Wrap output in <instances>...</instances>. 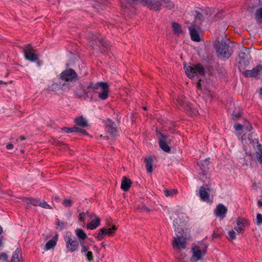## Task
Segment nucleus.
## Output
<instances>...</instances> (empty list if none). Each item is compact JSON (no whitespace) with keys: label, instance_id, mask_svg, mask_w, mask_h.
<instances>
[{"label":"nucleus","instance_id":"69168bd1","mask_svg":"<svg viewBox=\"0 0 262 262\" xmlns=\"http://www.w3.org/2000/svg\"><path fill=\"white\" fill-rule=\"evenodd\" d=\"M2 239L0 238V247L2 245Z\"/></svg>","mask_w":262,"mask_h":262},{"label":"nucleus","instance_id":"a211bd4d","mask_svg":"<svg viewBox=\"0 0 262 262\" xmlns=\"http://www.w3.org/2000/svg\"><path fill=\"white\" fill-rule=\"evenodd\" d=\"M154 3L156 4L157 7H159L158 10H154L156 11H159L161 9V6L163 5L165 8L169 10L174 8L175 5L171 0H159L157 2L154 1Z\"/></svg>","mask_w":262,"mask_h":262},{"label":"nucleus","instance_id":"49530a36","mask_svg":"<svg viewBox=\"0 0 262 262\" xmlns=\"http://www.w3.org/2000/svg\"><path fill=\"white\" fill-rule=\"evenodd\" d=\"M62 204L64 207H71L73 204V202L71 200L65 199L63 201Z\"/></svg>","mask_w":262,"mask_h":262},{"label":"nucleus","instance_id":"a19ab883","mask_svg":"<svg viewBox=\"0 0 262 262\" xmlns=\"http://www.w3.org/2000/svg\"><path fill=\"white\" fill-rule=\"evenodd\" d=\"M49 90L50 91H53V92H57L61 89L58 86V84H57L56 82H54L51 86L49 88Z\"/></svg>","mask_w":262,"mask_h":262},{"label":"nucleus","instance_id":"2eb2a0df","mask_svg":"<svg viewBox=\"0 0 262 262\" xmlns=\"http://www.w3.org/2000/svg\"><path fill=\"white\" fill-rule=\"evenodd\" d=\"M74 93L76 97L85 99L90 94V89H88V86L85 89L84 86L79 83Z\"/></svg>","mask_w":262,"mask_h":262},{"label":"nucleus","instance_id":"4468645a","mask_svg":"<svg viewBox=\"0 0 262 262\" xmlns=\"http://www.w3.org/2000/svg\"><path fill=\"white\" fill-rule=\"evenodd\" d=\"M198 165L200 166L201 170H202V173L200 174V179L203 182L210 181V176L208 174L207 171L209 169L207 163L206 161H203L198 163Z\"/></svg>","mask_w":262,"mask_h":262},{"label":"nucleus","instance_id":"864d4df0","mask_svg":"<svg viewBox=\"0 0 262 262\" xmlns=\"http://www.w3.org/2000/svg\"><path fill=\"white\" fill-rule=\"evenodd\" d=\"M256 158L258 161L262 163V151L256 152Z\"/></svg>","mask_w":262,"mask_h":262},{"label":"nucleus","instance_id":"f8f14e48","mask_svg":"<svg viewBox=\"0 0 262 262\" xmlns=\"http://www.w3.org/2000/svg\"><path fill=\"white\" fill-rule=\"evenodd\" d=\"M117 227L115 225H113L112 228H110L103 227L99 229L98 235L96 236V238L98 241H101L103 239L106 235L110 236H113L114 234L115 231L117 230Z\"/></svg>","mask_w":262,"mask_h":262},{"label":"nucleus","instance_id":"cd10ccee","mask_svg":"<svg viewBox=\"0 0 262 262\" xmlns=\"http://www.w3.org/2000/svg\"><path fill=\"white\" fill-rule=\"evenodd\" d=\"M95 217L94 220H93L90 223H88L86 225V228L89 229L93 230L96 228L100 224V220L95 214H93Z\"/></svg>","mask_w":262,"mask_h":262},{"label":"nucleus","instance_id":"09e8293b","mask_svg":"<svg viewBox=\"0 0 262 262\" xmlns=\"http://www.w3.org/2000/svg\"><path fill=\"white\" fill-rule=\"evenodd\" d=\"M232 116L233 119L234 120H237L239 118H240L241 116V113L240 111L237 112L234 111L232 114Z\"/></svg>","mask_w":262,"mask_h":262},{"label":"nucleus","instance_id":"37998d69","mask_svg":"<svg viewBox=\"0 0 262 262\" xmlns=\"http://www.w3.org/2000/svg\"><path fill=\"white\" fill-rule=\"evenodd\" d=\"M0 261L2 262H9L8 256L7 253L4 252L0 253Z\"/></svg>","mask_w":262,"mask_h":262},{"label":"nucleus","instance_id":"de8ad7c7","mask_svg":"<svg viewBox=\"0 0 262 262\" xmlns=\"http://www.w3.org/2000/svg\"><path fill=\"white\" fill-rule=\"evenodd\" d=\"M56 83L58 84V86L61 90L63 89L64 88H68V84L67 83V81H59Z\"/></svg>","mask_w":262,"mask_h":262},{"label":"nucleus","instance_id":"393cba45","mask_svg":"<svg viewBox=\"0 0 262 262\" xmlns=\"http://www.w3.org/2000/svg\"><path fill=\"white\" fill-rule=\"evenodd\" d=\"M110 3L109 0H95L93 6L94 8L98 10H102Z\"/></svg>","mask_w":262,"mask_h":262},{"label":"nucleus","instance_id":"774afa93","mask_svg":"<svg viewBox=\"0 0 262 262\" xmlns=\"http://www.w3.org/2000/svg\"><path fill=\"white\" fill-rule=\"evenodd\" d=\"M55 199H56V200H58V199H59V197H58V196H56V197H55Z\"/></svg>","mask_w":262,"mask_h":262},{"label":"nucleus","instance_id":"2f4dec72","mask_svg":"<svg viewBox=\"0 0 262 262\" xmlns=\"http://www.w3.org/2000/svg\"><path fill=\"white\" fill-rule=\"evenodd\" d=\"M145 162L146 165V169L148 173H151L152 171V158L151 156L148 157L147 158L145 159Z\"/></svg>","mask_w":262,"mask_h":262},{"label":"nucleus","instance_id":"e433bc0d","mask_svg":"<svg viewBox=\"0 0 262 262\" xmlns=\"http://www.w3.org/2000/svg\"><path fill=\"white\" fill-rule=\"evenodd\" d=\"M172 28L174 34L179 35L182 33L181 26L177 23H172Z\"/></svg>","mask_w":262,"mask_h":262},{"label":"nucleus","instance_id":"20e7f679","mask_svg":"<svg viewBox=\"0 0 262 262\" xmlns=\"http://www.w3.org/2000/svg\"><path fill=\"white\" fill-rule=\"evenodd\" d=\"M89 41L93 49L98 48L102 52H105L110 49L111 42L103 38L98 36L97 35L90 33L89 35Z\"/></svg>","mask_w":262,"mask_h":262},{"label":"nucleus","instance_id":"1a4fd4ad","mask_svg":"<svg viewBox=\"0 0 262 262\" xmlns=\"http://www.w3.org/2000/svg\"><path fill=\"white\" fill-rule=\"evenodd\" d=\"M156 135L158 139L160 148L165 152H170L171 148L167 143V136L160 132L158 128L156 129Z\"/></svg>","mask_w":262,"mask_h":262},{"label":"nucleus","instance_id":"58836bf2","mask_svg":"<svg viewBox=\"0 0 262 262\" xmlns=\"http://www.w3.org/2000/svg\"><path fill=\"white\" fill-rule=\"evenodd\" d=\"M178 192L177 189H165L164 190V194L166 196H171L176 194Z\"/></svg>","mask_w":262,"mask_h":262},{"label":"nucleus","instance_id":"bb28decb","mask_svg":"<svg viewBox=\"0 0 262 262\" xmlns=\"http://www.w3.org/2000/svg\"><path fill=\"white\" fill-rule=\"evenodd\" d=\"M132 184V181L128 179L126 177H123L121 182V188L125 191H127L129 190Z\"/></svg>","mask_w":262,"mask_h":262},{"label":"nucleus","instance_id":"c756f323","mask_svg":"<svg viewBox=\"0 0 262 262\" xmlns=\"http://www.w3.org/2000/svg\"><path fill=\"white\" fill-rule=\"evenodd\" d=\"M23 200L28 204H31L35 206L39 205L40 200L33 198H24Z\"/></svg>","mask_w":262,"mask_h":262},{"label":"nucleus","instance_id":"0e129e2a","mask_svg":"<svg viewBox=\"0 0 262 262\" xmlns=\"http://www.w3.org/2000/svg\"><path fill=\"white\" fill-rule=\"evenodd\" d=\"M3 232V228L2 227L0 226V234H1V233H2Z\"/></svg>","mask_w":262,"mask_h":262},{"label":"nucleus","instance_id":"4c0bfd02","mask_svg":"<svg viewBox=\"0 0 262 262\" xmlns=\"http://www.w3.org/2000/svg\"><path fill=\"white\" fill-rule=\"evenodd\" d=\"M55 225L56 228L60 231H61L66 228V223L60 221L59 219H57V221Z\"/></svg>","mask_w":262,"mask_h":262},{"label":"nucleus","instance_id":"13d9d810","mask_svg":"<svg viewBox=\"0 0 262 262\" xmlns=\"http://www.w3.org/2000/svg\"><path fill=\"white\" fill-rule=\"evenodd\" d=\"M259 97L262 100V88L259 89Z\"/></svg>","mask_w":262,"mask_h":262},{"label":"nucleus","instance_id":"9d476101","mask_svg":"<svg viewBox=\"0 0 262 262\" xmlns=\"http://www.w3.org/2000/svg\"><path fill=\"white\" fill-rule=\"evenodd\" d=\"M209 182L210 181H205V182H207V184L201 186L199 189V195L201 200L207 202L209 201V193L213 190Z\"/></svg>","mask_w":262,"mask_h":262},{"label":"nucleus","instance_id":"8fccbe9b","mask_svg":"<svg viewBox=\"0 0 262 262\" xmlns=\"http://www.w3.org/2000/svg\"><path fill=\"white\" fill-rule=\"evenodd\" d=\"M88 213H89L88 211H86V213H84L83 212L80 213L79 214V220L80 221L84 223V221L85 220V215H86V214H88Z\"/></svg>","mask_w":262,"mask_h":262},{"label":"nucleus","instance_id":"aec40b11","mask_svg":"<svg viewBox=\"0 0 262 262\" xmlns=\"http://www.w3.org/2000/svg\"><path fill=\"white\" fill-rule=\"evenodd\" d=\"M262 71V65L258 64L251 70H246L243 74L246 77H255Z\"/></svg>","mask_w":262,"mask_h":262},{"label":"nucleus","instance_id":"39448f33","mask_svg":"<svg viewBox=\"0 0 262 262\" xmlns=\"http://www.w3.org/2000/svg\"><path fill=\"white\" fill-rule=\"evenodd\" d=\"M184 66L185 73L189 78H192L198 74L203 75L205 74V69L201 63L189 66H186L184 64Z\"/></svg>","mask_w":262,"mask_h":262},{"label":"nucleus","instance_id":"423d86ee","mask_svg":"<svg viewBox=\"0 0 262 262\" xmlns=\"http://www.w3.org/2000/svg\"><path fill=\"white\" fill-rule=\"evenodd\" d=\"M64 239L66 242L67 252H74L78 251L79 243L74 236L71 234L70 235H66Z\"/></svg>","mask_w":262,"mask_h":262},{"label":"nucleus","instance_id":"338daca9","mask_svg":"<svg viewBox=\"0 0 262 262\" xmlns=\"http://www.w3.org/2000/svg\"><path fill=\"white\" fill-rule=\"evenodd\" d=\"M179 262H186V261H184V260H180Z\"/></svg>","mask_w":262,"mask_h":262},{"label":"nucleus","instance_id":"ddd939ff","mask_svg":"<svg viewBox=\"0 0 262 262\" xmlns=\"http://www.w3.org/2000/svg\"><path fill=\"white\" fill-rule=\"evenodd\" d=\"M177 101L180 108L183 109L187 114L191 115L192 106L191 104L186 101V98L184 96H178Z\"/></svg>","mask_w":262,"mask_h":262},{"label":"nucleus","instance_id":"c03bdc74","mask_svg":"<svg viewBox=\"0 0 262 262\" xmlns=\"http://www.w3.org/2000/svg\"><path fill=\"white\" fill-rule=\"evenodd\" d=\"M235 238H236L235 232L233 230L229 231L228 232V239L230 241H232L233 239H235Z\"/></svg>","mask_w":262,"mask_h":262},{"label":"nucleus","instance_id":"72a5a7b5","mask_svg":"<svg viewBox=\"0 0 262 262\" xmlns=\"http://www.w3.org/2000/svg\"><path fill=\"white\" fill-rule=\"evenodd\" d=\"M255 19L257 24L262 23V7L257 9L254 13Z\"/></svg>","mask_w":262,"mask_h":262},{"label":"nucleus","instance_id":"b1692460","mask_svg":"<svg viewBox=\"0 0 262 262\" xmlns=\"http://www.w3.org/2000/svg\"><path fill=\"white\" fill-rule=\"evenodd\" d=\"M194 13V20L191 25L201 27L204 19L203 14L197 10Z\"/></svg>","mask_w":262,"mask_h":262},{"label":"nucleus","instance_id":"f03ea898","mask_svg":"<svg viewBox=\"0 0 262 262\" xmlns=\"http://www.w3.org/2000/svg\"><path fill=\"white\" fill-rule=\"evenodd\" d=\"M120 4L124 12H127L129 7L136 6H146L150 10L159 9L153 0H120Z\"/></svg>","mask_w":262,"mask_h":262},{"label":"nucleus","instance_id":"dca6fc26","mask_svg":"<svg viewBox=\"0 0 262 262\" xmlns=\"http://www.w3.org/2000/svg\"><path fill=\"white\" fill-rule=\"evenodd\" d=\"M200 29L201 27L192 25H191L190 26L188 27L190 35L193 41L196 42L201 41V38L199 33Z\"/></svg>","mask_w":262,"mask_h":262},{"label":"nucleus","instance_id":"603ef678","mask_svg":"<svg viewBox=\"0 0 262 262\" xmlns=\"http://www.w3.org/2000/svg\"><path fill=\"white\" fill-rule=\"evenodd\" d=\"M256 224L260 225L262 224V215L260 213H257L256 215Z\"/></svg>","mask_w":262,"mask_h":262},{"label":"nucleus","instance_id":"a878e982","mask_svg":"<svg viewBox=\"0 0 262 262\" xmlns=\"http://www.w3.org/2000/svg\"><path fill=\"white\" fill-rule=\"evenodd\" d=\"M21 250L17 248L13 253L10 262H22Z\"/></svg>","mask_w":262,"mask_h":262},{"label":"nucleus","instance_id":"c9c22d12","mask_svg":"<svg viewBox=\"0 0 262 262\" xmlns=\"http://www.w3.org/2000/svg\"><path fill=\"white\" fill-rule=\"evenodd\" d=\"M234 128L236 131L242 130L243 128H245L247 130L251 131L253 129L252 125L249 123H247V125H242L239 123L235 124Z\"/></svg>","mask_w":262,"mask_h":262},{"label":"nucleus","instance_id":"a18cd8bd","mask_svg":"<svg viewBox=\"0 0 262 262\" xmlns=\"http://www.w3.org/2000/svg\"><path fill=\"white\" fill-rule=\"evenodd\" d=\"M61 129L63 131H64L67 133H74L75 130L76 129V126H74L73 127H64L61 128Z\"/></svg>","mask_w":262,"mask_h":262},{"label":"nucleus","instance_id":"f3484780","mask_svg":"<svg viewBox=\"0 0 262 262\" xmlns=\"http://www.w3.org/2000/svg\"><path fill=\"white\" fill-rule=\"evenodd\" d=\"M192 252V256L191 260L193 259L195 261L200 260L203 259V256L206 254V250H201L200 247L197 246H195L191 249Z\"/></svg>","mask_w":262,"mask_h":262},{"label":"nucleus","instance_id":"473e14b6","mask_svg":"<svg viewBox=\"0 0 262 262\" xmlns=\"http://www.w3.org/2000/svg\"><path fill=\"white\" fill-rule=\"evenodd\" d=\"M237 225H240L244 229L245 227L249 226L250 225V222L249 220L243 217H239L236 220Z\"/></svg>","mask_w":262,"mask_h":262},{"label":"nucleus","instance_id":"bf43d9fd","mask_svg":"<svg viewBox=\"0 0 262 262\" xmlns=\"http://www.w3.org/2000/svg\"><path fill=\"white\" fill-rule=\"evenodd\" d=\"M257 205L259 207H262V202L261 201H258L257 202Z\"/></svg>","mask_w":262,"mask_h":262},{"label":"nucleus","instance_id":"0eeeda50","mask_svg":"<svg viewBox=\"0 0 262 262\" xmlns=\"http://www.w3.org/2000/svg\"><path fill=\"white\" fill-rule=\"evenodd\" d=\"M61 80L67 82H72L78 80V76L73 69H69L62 71L59 75Z\"/></svg>","mask_w":262,"mask_h":262},{"label":"nucleus","instance_id":"4be33fe9","mask_svg":"<svg viewBox=\"0 0 262 262\" xmlns=\"http://www.w3.org/2000/svg\"><path fill=\"white\" fill-rule=\"evenodd\" d=\"M227 210V208L226 207L222 204H219L217 205L214 212L216 216L223 219L226 216Z\"/></svg>","mask_w":262,"mask_h":262},{"label":"nucleus","instance_id":"79ce46f5","mask_svg":"<svg viewBox=\"0 0 262 262\" xmlns=\"http://www.w3.org/2000/svg\"><path fill=\"white\" fill-rule=\"evenodd\" d=\"M76 129L75 130V133H81L82 135H85L86 136L89 135V133L86 132V130L84 129L80 128L79 127L76 126Z\"/></svg>","mask_w":262,"mask_h":262},{"label":"nucleus","instance_id":"412c9836","mask_svg":"<svg viewBox=\"0 0 262 262\" xmlns=\"http://www.w3.org/2000/svg\"><path fill=\"white\" fill-rule=\"evenodd\" d=\"M105 124L107 132L113 136H116L118 129L116 127L115 122L108 119L105 121Z\"/></svg>","mask_w":262,"mask_h":262},{"label":"nucleus","instance_id":"6e6d98bb","mask_svg":"<svg viewBox=\"0 0 262 262\" xmlns=\"http://www.w3.org/2000/svg\"><path fill=\"white\" fill-rule=\"evenodd\" d=\"M234 230H236L238 233H241L244 231V229L240 225H237V227H234Z\"/></svg>","mask_w":262,"mask_h":262},{"label":"nucleus","instance_id":"9b49d317","mask_svg":"<svg viewBox=\"0 0 262 262\" xmlns=\"http://www.w3.org/2000/svg\"><path fill=\"white\" fill-rule=\"evenodd\" d=\"M245 51H241L238 53V64L239 66L244 68L248 65L251 57L249 52L247 48L245 49Z\"/></svg>","mask_w":262,"mask_h":262},{"label":"nucleus","instance_id":"ea45409f","mask_svg":"<svg viewBox=\"0 0 262 262\" xmlns=\"http://www.w3.org/2000/svg\"><path fill=\"white\" fill-rule=\"evenodd\" d=\"M136 211H139L140 212H149L150 211L149 209L145 206L144 205L139 206L138 207H136Z\"/></svg>","mask_w":262,"mask_h":262},{"label":"nucleus","instance_id":"e2e57ef3","mask_svg":"<svg viewBox=\"0 0 262 262\" xmlns=\"http://www.w3.org/2000/svg\"><path fill=\"white\" fill-rule=\"evenodd\" d=\"M101 247L105 248V244H104V242H102V243H101Z\"/></svg>","mask_w":262,"mask_h":262},{"label":"nucleus","instance_id":"f257e3e1","mask_svg":"<svg viewBox=\"0 0 262 262\" xmlns=\"http://www.w3.org/2000/svg\"><path fill=\"white\" fill-rule=\"evenodd\" d=\"M232 44L229 39H226L218 41L214 45L217 57L220 59L226 60L231 56L233 53L232 47L231 46Z\"/></svg>","mask_w":262,"mask_h":262},{"label":"nucleus","instance_id":"5fc2aeb1","mask_svg":"<svg viewBox=\"0 0 262 262\" xmlns=\"http://www.w3.org/2000/svg\"><path fill=\"white\" fill-rule=\"evenodd\" d=\"M221 235H222V233H220L216 232L215 231H214L213 233L212 234L211 237H212V239H213L215 238H220Z\"/></svg>","mask_w":262,"mask_h":262},{"label":"nucleus","instance_id":"680f3d73","mask_svg":"<svg viewBox=\"0 0 262 262\" xmlns=\"http://www.w3.org/2000/svg\"><path fill=\"white\" fill-rule=\"evenodd\" d=\"M19 139L20 140H24L26 139V138L24 137V136H20L19 137Z\"/></svg>","mask_w":262,"mask_h":262},{"label":"nucleus","instance_id":"3c124183","mask_svg":"<svg viewBox=\"0 0 262 262\" xmlns=\"http://www.w3.org/2000/svg\"><path fill=\"white\" fill-rule=\"evenodd\" d=\"M39 206H40L44 208H51V206L45 201H43L42 202L40 201Z\"/></svg>","mask_w":262,"mask_h":262},{"label":"nucleus","instance_id":"f704fd0d","mask_svg":"<svg viewBox=\"0 0 262 262\" xmlns=\"http://www.w3.org/2000/svg\"><path fill=\"white\" fill-rule=\"evenodd\" d=\"M58 235H56L54 238L49 240L46 245V248L47 250H49L53 248L56 244L57 241Z\"/></svg>","mask_w":262,"mask_h":262},{"label":"nucleus","instance_id":"052dcab7","mask_svg":"<svg viewBox=\"0 0 262 262\" xmlns=\"http://www.w3.org/2000/svg\"><path fill=\"white\" fill-rule=\"evenodd\" d=\"M258 149L259 150V151H262V147L260 144H258L257 145Z\"/></svg>","mask_w":262,"mask_h":262},{"label":"nucleus","instance_id":"6e6552de","mask_svg":"<svg viewBox=\"0 0 262 262\" xmlns=\"http://www.w3.org/2000/svg\"><path fill=\"white\" fill-rule=\"evenodd\" d=\"M36 51L30 44L26 45L24 47V53L25 58L31 62L38 61V56L35 53Z\"/></svg>","mask_w":262,"mask_h":262},{"label":"nucleus","instance_id":"5701e85b","mask_svg":"<svg viewBox=\"0 0 262 262\" xmlns=\"http://www.w3.org/2000/svg\"><path fill=\"white\" fill-rule=\"evenodd\" d=\"M80 245L81 246V252L82 253H84L85 256L89 261H92L94 259V257L92 252L89 251V247L84 245L83 243L81 242H80Z\"/></svg>","mask_w":262,"mask_h":262},{"label":"nucleus","instance_id":"6ab92c4d","mask_svg":"<svg viewBox=\"0 0 262 262\" xmlns=\"http://www.w3.org/2000/svg\"><path fill=\"white\" fill-rule=\"evenodd\" d=\"M186 239L181 236H178L177 237H174L172 242V246L174 248L185 249L186 245Z\"/></svg>","mask_w":262,"mask_h":262},{"label":"nucleus","instance_id":"4d7b16f0","mask_svg":"<svg viewBox=\"0 0 262 262\" xmlns=\"http://www.w3.org/2000/svg\"><path fill=\"white\" fill-rule=\"evenodd\" d=\"M6 148L7 149H11L13 148V145L11 143H9L7 145Z\"/></svg>","mask_w":262,"mask_h":262},{"label":"nucleus","instance_id":"7c9ffc66","mask_svg":"<svg viewBox=\"0 0 262 262\" xmlns=\"http://www.w3.org/2000/svg\"><path fill=\"white\" fill-rule=\"evenodd\" d=\"M75 233L77 236L78 237L79 242H80L83 243V241L85 240L87 238V235L84 232V231L81 229H77L75 230Z\"/></svg>","mask_w":262,"mask_h":262},{"label":"nucleus","instance_id":"7ed1b4c3","mask_svg":"<svg viewBox=\"0 0 262 262\" xmlns=\"http://www.w3.org/2000/svg\"><path fill=\"white\" fill-rule=\"evenodd\" d=\"M88 89H90V93L92 92L98 93V98L101 100H106L108 97L109 86L107 82H91L88 85Z\"/></svg>","mask_w":262,"mask_h":262},{"label":"nucleus","instance_id":"c85d7f7f","mask_svg":"<svg viewBox=\"0 0 262 262\" xmlns=\"http://www.w3.org/2000/svg\"><path fill=\"white\" fill-rule=\"evenodd\" d=\"M74 123L76 125L82 127H85L88 126V121L82 116L76 117L74 119Z\"/></svg>","mask_w":262,"mask_h":262}]
</instances>
